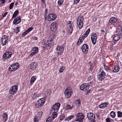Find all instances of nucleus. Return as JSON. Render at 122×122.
I'll return each instance as SVG.
<instances>
[{
  "instance_id": "37998d69",
  "label": "nucleus",
  "mask_w": 122,
  "mask_h": 122,
  "mask_svg": "<svg viewBox=\"0 0 122 122\" xmlns=\"http://www.w3.org/2000/svg\"><path fill=\"white\" fill-rule=\"evenodd\" d=\"M85 38L84 36H81L79 38V40H80V43H82L83 41H82V39L84 40V39Z\"/></svg>"
},
{
  "instance_id": "0e129e2a",
  "label": "nucleus",
  "mask_w": 122,
  "mask_h": 122,
  "mask_svg": "<svg viewBox=\"0 0 122 122\" xmlns=\"http://www.w3.org/2000/svg\"><path fill=\"white\" fill-rule=\"evenodd\" d=\"M8 13V12H5L4 14V15H3V17H5L6 16V15Z\"/></svg>"
},
{
  "instance_id": "2eb2a0df",
  "label": "nucleus",
  "mask_w": 122,
  "mask_h": 122,
  "mask_svg": "<svg viewBox=\"0 0 122 122\" xmlns=\"http://www.w3.org/2000/svg\"><path fill=\"white\" fill-rule=\"evenodd\" d=\"M87 116V117L89 120H91L92 119V120H94L95 119V118L94 114L91 112L88 113Z\"/></svg>"
},
{
  "instance_id": "473e14b6",
  "label": "nucleus",
  "mask_w": 122,
  "mask_h": 122,
  "mask_svg": "<svg viewBox=\"0 0 122 122\" xmlns=\"http://www.w3.org/2000/svg\"><path fill=\"white\" fill-rule=\"evenodd\" d=\"M32 51L35 52L36 53H37L38 51V48L37 47H35L32 48Z\"/></svg>"
},
{
  "instance_id": "a878e982",
  "label": "nucleus",
  "mask_w": 122,
  "mask_h": 122,
  "mask_svg": "<svg viewBox=\"0 0 122 122\" xmlns=\"http://www.w3.org/2000/svg\"><path fill=\"white\" fill-rule=\"evenodd\" d=\"M57 112L54 111L51 112L52 113V117L53 119H54L57 116Z\"/></svg>"
},
{
  "instance_id": "ddd939ff",
  "label": "nucleus",
  "mask_w": 122,
  "mask_h": 122,
  "mask_svg": "<svg viewBox=\"0 0 122 122\" xmlns=\"http://www.w3.org/2000/svg\"><path fill=\"white\" fill-rule=\"evenodd\" d=\"M57 15L54 14H50L49 15L47 16L48 20L50 21L55 20L56 18Z\"/></svg>"
},
{
  "instance_id": "6e6552de",
  "label": "nucleus",
  "mask_w": 122,
  "mask_h": 122,
  "mask_svg": "<svg viewBox=\"0 0 122 122\" xmlns=\"http://www.w3.org/2000/svg\"><path fill=\"white\" fill-rule=\"evenodd\" d=\"M81 49L83 52L85 54H86L88 50V46L86 44H84L81 46Z\"/></svg>"
},
{
  "instance_id": "a18cd8bd",
  "label": "nucleus",
  "mask_w": 122,
  "mask_h": 122,
  "mask_svg": "<svg viewBox=\"0 0 122 122\" xmlns=\"http://www.w3.org/2000/svg\"><path fill=\"white\" fill-rule=\"evenodd\" d=\"M31 97L33 98H34L37 97V95L36 93H35L34 94H32Z\"/></svg>"
},
{
  "instance_id": "72a5a7b5",
  "label": "nucleus",
  "mask_w": 122,
  "mask_h": 122,
  "mask_svg": "<svg viewBox=\"0 0 122 122\" xmlns=\"http://www.w3.org/2000/svg\"><path fill=\"white\" fill-rule=\"evenodd\" d=\"M12 65H13V67L15 68V70H16L18 67L19 66V64L18 63H17L14 64Z\"/></svg>"
},
{
  "instance_id": "f704fd0d",
  "label": "nucleus",
  "mask_w": 122,
  "mask_h": 122,
  "mask_svg": "<svg viewBox=\"0 0 122 122\" xmlns=\"http://www.w3.org/2000/svg\"><path fill=\"white\" fill-rule=\"evenodd\" d=\"M36 79V77L34 76L32 77L30 79V83L31 84L34 82Z\"/></svg>"
},
{
  "instance_id": "c85d7f7f",
  "label": "nucleus",
  "mask_w": 122,
  "mask_h": 122,
  "mask_svg": "<svg viewBox=\"0 0 122 122\" xmlns=\"http://www.w3.org/2000/svg\"><path fill=\"white\" fill-rule=\"evenodd\" d=\"M74 115L69 116L68 117H67L65 118V121H69L72 119L74 117Z\"/></svg>"
},
{
  "instance_id": "1a4fd4ad",
  "label": "nucleus",
  "mask_w": 122,
  "mask_h": 122,
  "mask_svg": "<svg viewBox=\"0 0 122 122\" xmlns=\"http://www.w3.org/2000/svg\"><path fill=\"white\" fill-rule=\"evenodd\" d=\"M12 55V53L10 52H6L3 55V58L5 60L9 59L11 56Z\"/></svg>"
},
{
  "instance_id": "e2e57ef3",
  "label": "nucleus",
  "mask_w": 122,
  "mask_h": 122,
  "mask_svg": "<svg viewBox=\"0 0 122 122\" xmlns=\"http://www.w3.org/2000/svg\"><path fill=\"white\" fill-rule=\"evenodd\" d=\"M0 1L1 2V3L3 4H4L5 1V0H0Z\"/></svg>"
},
{
  "instance_id": "680f3d73",
  "label": "nucleus",
  "mask_w": 122,
  "mask_h": 122,
  "mask_svg": "<svg viewBox=\"0 0 122 122\" xmlns=\"http://www.w3.org/2000/svg\"><path fill=\"white\" fill-rule=\"evenodd\" d=\"M88 35L86 33H85L84 34V37H86Z\"/></svg>"
},
{
  "instance_id": "5701e85b",
  "label": "nucleus",
  "mask_w": 122,
  "mask_h": 122,
  "mask_svg": "<svg viewBox=\"0 0 122 122\" xmlns=\"http://www.w3.org/2000/svg\"><path fill=\"white\" fill-rule=\"evenodd\" d=\"M108 104L107 103L105 102L101 104L99 106V107L100 108H104Z\"/></svg>"
},
{
  "instance_id": "13d9d810",
  "label": "nucleus",
  "mask_w": 122,
  "mask_h": 122,
  "mask_svg": "<svg viewBox=\"0 0 122 122\" xmlns=\"http://www.w3.org/2000/svg\"><path fill=\"white\" fill-rule=\"evenodd\" d=\"M104 66L105 68L107 70H108L109 69V68L107 66H105V65H104Z\"/></svg>"
},
{
  "instance_id": "8fccbe9b",
  "label": "nucleus",
  "mask_w": 122,
  "mask_h": 122,
  "mask_svg": "<svg viewBox=\"0 0 122 122\" xmlns=\"http://www.w3.org/2000/svg\"><path fill=\"white\" fill-rule=\"evenodd\" d=\"M28 33L27 31L26 30L24 32L22 33V36H23L24 37Z\"/></svg>"
},
{
  "instance_id": "7ed1b4c3",
  "label": "nucleus",
  "mask_w": 122,
  "mask_h": 122,
  "mask_svg": "<svg viewBox=\"0 0 122 122\" xmlns=\"http://www.w3.org/2000/svg\"><path fill=\"white\" fill-rule=\"evenodd\" d=\"M70 87H68L65 90L64 92L65 96L66 98H68L71 96L72 92Z\"/></svg>"
},
{
  "instance_id": "052dcab7",
  "label": "nucleus",
  "mask_w": 122,
  "mask_h": 122,
  "mask_svg": "<svg viewBox=\"0 0 122 122\" xmlns=\"http://www.w3.org/2000/svg\"><path fill=\"white\" fill-rule=\"evenodd\" d=\"M80 40H79H79L77 42L76 44L77 45L79 46V45L81 43H80Z\"/></svg>"
},
{
  "instance_id": "f03ea898",
  "label": "nucleus",
  "mask_w": 122,
  "mask_h": 122,
  "mask_svg": "<svg viewBox=\"0 0 122 122\" xmlns=\"http://www.w3.org/2000/svg\"><path fill=\"white\" fill-rule=\"evenodd\" d=\"M45 102V100L44 98H41L36 103L35 106L37 108H39L41 107L44 104Z\"/></svg>"
},
{
  "instance_id": "4d7b16f0",
  "label": "nucleus",
  "mask_w": 122,
  "mask_h": 122,
  "mask_svg": "<svg viewBox=\"0 0 122 122\" xmlns=\"http://www.w3.org/2000/svg\"><path fill=\"white\" fill-rule=\"evenodd\" d=\"M37 118V117L35 116L34 118V121L35 122H38V121L36 119Z\"/></svg>"
},
{
  "instance_id": "a19ab883",
  "label": "nucleus",
  "mask_w": 122,
  "mask_h": 122,
  "mask_svg": "<svg viewBox=\"0 0 122 122\" xmlns=\"http://www.w3.org/2000/svg\"><path fill=\"white\" fill-rule=\"evenodd\" d=\"M65 117V115L64 114H62L61 115L60 118V120H63Z\"/></svg>"
},
{
  "instance_id": "79ce46f5",
  "label": "nucleus",
  "mask_w": 122,
  "mask_h": 122,
  "mask_svg": "<svg viewBox=\"0 0 122 122\" xmlns=\"http://www.w3.org/2000/svg\"><path fill=\"white\" fill-rule=\"evenodd\" d=\"M65 68L64 66H62L60 67L59 70V72L61 73L64 70Z\"/></svg>"
},
{
  "instance_id": "f3484780",
  "label": "nucleus",
  "mask_w": 122,
  "mask_h": 122,
  "mask_svg": "<svg viewBox=\"0 0 122 122\" xmlns=\"http://www.w3.org/2000/svg\"><path fill=\"white\" fill-rule=\"evenodd\" d=\"M21 21L20 17L19 16L16 18L14 19L13 21V24L15 25L17 24L20 23Z\"/></svg>"
},
{
  "instance_id": "2f4dec72",
  "label": "nucleus",
  "mask_w": 122,
  "mask_h": 122,
  "mask_svg": "<svg viewBox=\"0 0 122 122\" xmlns=\"http://www.w3.org/2000/svg\"><path fill=\"white\" fill-rule=\"evenodd\" d=\"M18 10H17L16 11H15L14 12V13L12 15V18H14L15 17H16L17 16L18 13Z\"/></svg>"
},
{
  "instance_id": "9d476101",
  "label": "nucleus",
  "mask_w": 122,
  "mask_h": 122,
  "mask_svg": "<svg viewBox=\"0 0 122 122\" xmlns=\"http://www.w3.org/2000/svg\"><path fill=\"white\" fill-rule=\"evenodd\" d=\"M57 24L55 22H53L51 25V31L55 32L57 30Z\"/></svg>"
},
{
  "instance_id": "09e8293b",
  "label": "nucleus",
  "mask_w": 122,
  "mask_h": 122,
  "mask_svg": "<svg viewBox=\"0 0 122 122\" xmlns=\"http://www.w3.org/2000/svg\"><path fill=\"white\" fill-rule=\"evenodd\" d=\"M33 29V28L32 27H30L28 29L26 30L28 33L30 32L31 30H32Z\"/></svg>"
},
{
  "instance_id": "603ef678",
  "label": "nucleus",
  "mask_w": 122,
  "mask_h": 122,
  "mask_svg": "<svg viewBox=\"0 0 122 122\" xmlns=\"http://www.w3.org/2000/svg\"><path fill=\"white\" fill-rule=\"evenodd\" d=\"M42 114V112H40L38 113V115L39 116V117H41Z\"/></svg>"
},
{
  "instance_id": "bf43d9fd",
  "label": "nucleus",
  "mask_w": 122,
  "mask_h": 122,
  "mask_svg": "<svg viewBox=\"0 0 122 122\" xmlns=\"http://www.w3.org/2000/svg\"><path fill=\"white\" fill-rule=\"evenodd\" d=\"M106 121L107 122H110V120L109 118H107L106 119Z\"/></svg>"
},
{
  "instance_id": "c9c22d12",
  "label": "nucleus",
  "mask_w": 122,
  "mask_h": 122,
  "mask_svg": "<svg viewBox=\"0 0 122 122\" xmlns=\"http://www.w3.org/2000/svg\"><path fill=\"white\" fill-rule=\"evenodd\" d=\"M81 101L79 99H78L75 101L76 104L80 106L81 104Z\"/></svg>"
},
{
  "instance_id": "20e7f679",
  "label": "nucleus",
  "mask_w": 122,
  "mask_h": 122,
  "mask_svg": "<svg viewBox=\"0 0 122 122\" xmlns=\"http://www.w3.org/2000/svg\"><path fill=\"white\" fill-rule=\"evenodd\" d=\"M17 85H15L12 86L10 89L9 92L11 94L14 95L15 93L18 90Z\"/></svg>"
},
{
  "instance_id": "aec40b11",
  "label": "nucleus",
  "mask_w": 122,
  "mask_h": 122,
  "mask_svg": "<svg viewBox=\"0 0 122 122\" xmlns=\"http://www.w3.org/2000/svg\"><path fill=\"white\" fill-rule=\"evenodd\" d=\"M64 48L63 46H58L56 48V50L60 51V53L61 54V53H62L64 51Z\"/></svg>"
},
{
  "instance_id": "864d4df0",
  "label": "nucleus",
  "mask_w": 122,
  "mask_h": 122,
  "mask_svg": "<svg viewBox=\"0 0 122 122\" xmlns=\"http://www.w3.org/2000/svg\"><path fill=\"white\" fill-rule=\"evenodd\" d=\"M80 0H74V2L75 4H77L79 1Z\"/></svg>"
},
{
  "instance_id": "dca6fc26",
  "label": "nucleus",
  "mask_w": 122,
  "mask_h": 122,
  "mask_svg": "<svg viewBox=\"0 0 122 122\" xmlns=\"http://www.w3.org/2000/svg\"><path fill=\"white\" fill-rule=\"evenodd\" d=\"M38 66V64L35 62L31 63L30 66V68L31 70H34Z\"/></svg>"
},
{
  "instance_id": "f257e3e1",
  "label": "nucleus",
  "mask_w": 122,
  "mask_h": 122,
  "mask_svg": "<svg viewBox=\"0 0 122 122\" xmlns=\"http://www.w3.org/2000/svg\"><path fill=\"white\" fill-rule=\"evenodd\" d=\"M106 73L102 69H101L97 74V79L100 81H102L105 78Z\"/></svg>"
},
{
  "instance_id": "e433bc0d",
  "label": "nucleus",
  "mask_w": 122,
  "mask_h": 122,
  "mask_svg": "<svg viewBox=\"0 0 122 122\" xmlns=\"http://www.w3.org/2000/svg\"><path fill=\"white\" fill-rule=\"evenodd\" d=\"M78 27L79 29H81L83 25V22L81 23H78Z\"/></svg>"
},
{
  "instance_id": "f8f14e48",
  "label": "nucleus",
  "mask_w": 122,
  "mask_h": 122,
  "mask_svg": "<svg viewBox=\"0 0 122 122\" xmlns=\"http://www.w3.org/2000/svg\"><path fill=\"white\" fill-rule=\"evenodd\" d=\"M89 87V83H84L81 85L80 87V89L81 90L85 91L88 89Z\"/></svg>"
},
{
  "instance_id": "338daca9",
  "label": "nucleus",
  "mask_w": 122,
  "mask_h": 122,
  "mask_svg": "<svg viewBox=\"0 0 122 122\" xmlns=\"http://www.w3.org/2000/svg\"><path fill=\"white\" fill-rule=\"evenodd\" d=\"M45 0H41V1L43 4H45Z\"/></svg>"
},
{
  "instance_id": "69168bd1",
  "label": "nucleus",
  "mask_w": 122,
  "mask_h": 122,
  "mask_svg": "<svg viewBox=\"0 0 122 122\" xmlns=\"http://www.w3.org/2000/svg\"><path fill=\"white\" fill-rule=\"evenodd\" d=\"M92 78L93 77L92 76H89L88 79L89 80H90L92 79Z\"/></svg>"
},
{
  "instance_id": "3c124183",
  "label": "nucleus",
  "mask_w": 122,
  "mask_h": 122,
  "mask_svg": "<svg viewBox=\"0 0 122 122\" xmlns=\"http://www.w3.org/2000/svg\"><path fill=\"white\" fill-rule=\"evenodd\" d=\"M47 9H46L45 10V19H46V18L45 17L46 16H47Z\"/></svg>"
},
{
  "instance_id": "de8ad7c7",
  "label": "nucleus",
  "mask_w": 122,
  "mask_h": 122,
  "mask_svg": "<svg viewBox=\"0 0 122 122\" xmlns=\"http://www.w3.org/2000/svg\"><path fill=\"white\" fill-rule=\"evenodd\" d=\"M14 2H12L10 4L9 6V9H12L14 5Z\"/></svg>"
},
{
  "instance_id": "7c9ffc66",
  "label": "nucleus",
  "mask_w": 122,
  "mask_h": 122,
  "mask_svg": "<svg viewBox=\"0 0 122 122\" xmlns=\"http://www.w3.org/2000/svg\"><path fill=\"white\" fill-rule=\"evenodd\" d=\"M110 115L112 118H114L116 116L115 113L114 111L111 112L110 113Z\"/></svg>"
},
{
  "instance_id": "a211bd4d",
  "label": "nucleus",
  "mask_w": 122,
  "mask_h": 122,
  "mask_svg": "<svg viewBox=\"0 0 122 122\" xmlns=\"http://www.w3.org/2000/svg\"><path fill=\"white\" fill-rule=\"evenodd\" d=\"M69 32L70 33H71L73 30V27L72 24L71 23L70 21H69L67 25Z\"/></svg>"
},
{
  "instance_id": "6e6d98bb",
  "label": "nucleus",
  "mask_w": 122,
  "mask_h": 122,
  "mask_svg": "<svg viewBox=\"0 0 122 122\" xmlns=\"http://www.w3.org/2000/svg\"><path fill=\"white\" fill-rule=\"evenodd\" d=\"M90 29H89L86 31V32L85 33L88 35L90 31Z\"/></svg>"
},
{
  "instance_id": "5fc2aeb1",
  "label": "nucleus",
  "mask_w": 122,
  "mask_h": 122,
  "mask_svg": "<svg viewBox=\"0 0 122 122\" xmlns=\"http://www.w3.org/2000/svg\"><path fill=\"white\" fill-rule=\"evenodd\" d=\"M36 53L35 52L33 51V52H31L30 54V56H33V55H35L36 54Z\"/></svg>"
},
{
  "instance_id": "412c9836",
  "label": "nucleus",
  "mask_w": 122,
  "mask_h": 122,
  "mask_svg": "<svg viewBox=\"0 0 122 122\" xmlns=\"http://www.w3.org/2000/svg\"><path fill=\"white\" fill-rule=\"evenodd\" d=\"M122 31V28L120 25L118 26L117 28L116 32L118 34H121Z\"/></svg>"
},
{
  "instance_id": "ea45409f",
  "label": "nucleus",
  "mask_w": 122,
  "mask_h": 122,
  "mask_svg": "<svg viewBox=\"0 0 122 122\" xmlns=\"http://www.w3.org/2000/svg\"><path fill=\"white\" fill-rule=\"evenodd\" d=\"M20 27H17L16 28L15 30V32L16 33V34H17L18 32L20 31L19 28Z\"/></svg>"
},
{
  "instance_id": "cd10ccee",
  "label": "nucleus",
  "mask_w": 122,
  "mask_h": 122,
  "mask_svg": "<svg viewBox=\"0 0 122 122\" xmlns=\"http://www.w3.org/2000/svg\"><path fill=\"white\" fill-rule=\"evenodd\" d=\"M13 65H12L9 67L8 70L9 71H12L15 70V68L13 67Z\"/></svg>"
},
{
  "instance_id": "393cba45",
  "label": "nucleus",
  "mask_w": 122,
  "mask_h": 122,
  "mask_svg": "<svg viewBox=\"0 0 122 122\" xmlns=\"http://www.w3.org/2000/svg\"><path fill=\"white\" fill-rule=\"evenodd\" d=\"M119 67L117 65H115L114 66L113 71L114 72H118L119 70Z\"/></svg>"
},
{
  "instance_id": "423d86ee",
  "label": "nucleus",
  "mask_w": 122,
  "mask_h": 122,
  "mask_svg": "<svg viewBox=\"0 0 122 122\" xmlns=\"http://www.w3.org/2000/svg\"><path fill=\"white\" fill-rule=\"evenodd\" d=\"M60 106V104L58 103H56L55 105H53L51 112L53 111L57 112Z\"/></svg>"
},
{
  "instance_id": "49530a36",
  "label": "nucleus",
  "mask_w": 122,
  "mask_h": 122,
  "mask_svg": "<svg viewBox=\"0 0 122 122\" xmlns=\"http://www.w3.org/2000/svg\"><path fill=\"white\" fill-rule=\"evenodd\" d=\"M73 107H71L70 105H69L66 106V109H71L73 108Z\"/></svg>"
},
{
  "instance_id": "9b49d317",
  "label": "nucleus",
  "mask_w": 122,
  "mask_h": 122,
  "mask_svg": "<svg viewBox=\"0 0 122 122\" xmlns=\"http://www.w3.org/2000/svg\"><path fill=\"white\" fill-rule=\"evenodd\" d=\"M8 39V38L7 36L4 35L3 36L1 41V42L2 45L4 46L6 44Z\"/></svg>"
},
{
  "instance_id": "4c0bfd02",
  "label": "nucleus",
  "mask_w": 122,
  "mask_h": 122,
  "mask_svg": "<svg viewBox=\"0 0 122 122\" xmlns=\"http://www.w3.org/2000/svg\"><path fill=\"white\" fill-rule=\"evenodd\" d=\"M63 0H59L57 2L58 5L60 6L62 4L63 2Z\"/></svg>"
},
{
  "instance_id": "b1692460",
  "label": "nucleus",
  "mask_w": 122,
  "mask_h": 122,
  "mask_svg": "<svg viewBox=\"0 0 122 122\" xmlns=\"http://www.w3.org/2000/svg\"><path fill=\"white\" fill-rule=\"evenodd\" d=\"M117 21V20L115 18H110L109 20V22L110 23L112 24L115 23Z\"/></svg>"
},
{
  "instance_id": "4be33fe9",
  "label": "nucleus",
  "mask_w": 122,
  "mask_h": 122,
  "mask_svg": "<svg viewBox=\"0 0 122 122\" xmlns=\"http://www.w3.org/2000/svg\"><path fill=\"white\" fill-rule=\"evenodd\" d=\"M84 19V17L82 16H79L77 19V25L78 23H81L82 22V21Z\"/></svg>"
},
{
  "instance_id": "c03bdc74",
  "label": "nucleus",
  "mask_w": 122,
  "mask_h": 122,
  "mask_svg": "<svg viewBox=\"0 0 122 122\" xmlns=\"http://www.w3.org/2000/svg\"><path fill=\"white\" fill-rule=\"evenodd\" d=\"M52 120L50 116L46 120V122H51Z\"/></svg>"
},
{
  "instance_id": "58836bf2",
  "label": "nucleus",
  "mask_w": 122,
  "mask_h": 122,
  "mask_svg": "<svg viewBox=\"0 0 122 122\" xmlns=\"http://www.w3.org/2000/svg\"><path fill=\"white\" fill-rule=\"evenodd\" d=\"M117 116L118 117H122V112L119 111L117 112Z\"/></svg>"
},
{
  "instance_id": "6ab92c4d",
  "label": "nucleus",
  "mask_w": 122,
  "mask_h": 122,
  "mask_svg": "<svg viewBox=\"0 0 122 122\" xmlns=\"http://www.w3.org/2000/svg\"><path fill=\"white\" fill-rule=\"evenodd\" d=\"M113 37L114 40V43H116L117 41H118L120 39V36L116 34L113 36Z\"/></svg>"
},
{
  "instance_id": "774afa93",
  "label": "nucleus",
  "mask_w": 122,
  "mask_h": 122,
  "mask_svg": "<svg viewBox=\"0 0 122 122\" xmlns=\"http://www.w3.org/2000/svg\"><path fill=\"white\" fill-rule=\"evenodd\" d=\"M47 93V94H48L49 95H50V94H51V93L50 92H48Z\"/></svg>"
},
{
  "instance_id": "0eeeda50",
  "label": "nucleus",
  "mask_w": 122,
  "mask_h": 122,
  "mask_svg": "<svg viewBox=\"0 0 122 122\" xmlns=\"http://www.w3.org/2000/svg\"><path fill=\"white\" fill-rule=\"evenodd\" d=\"M91 39L92 42L94 45H95L97 41V35L95 33H93L91 35Z\"/></svg>"
},
{
  "instance_id": "4468645a",
  "label": "nucleus",
  "mask_w": 122,
  "mask_h": 122,
  "mask_svg": "<svg viewBox=\"0 0 122 122\" xmlns=\"http://www.w3.org/2000/svg\"><path fill=\"white\" fill-rule=\"evenodd\" d=\"M47 46H48V49L50 48V46L53 45V42L52 39L51 38H49L47 41Z\"/></svg>"
},
{
  "instance_id": "c756f323",
  "label": "nucleus",
  "mask_w": 122,
  "mask_h": 122,
  "mask_svg": "<svg viewBox=\"0 0 122 122\" xmlns=\"http://www.w3.org/2000/svg\"><path fill=\"white\" fill-rule=\"evenodd\" d=\"M47 43L46 44L45 43H42L41 46H42V48L45 49L46 48H47V49H49L48 48V46H47Z\"/></svg>"
},
{
  "instance_id": "bb28decb",
  "label": "nucleus",
  "mask_w": 122,
  "mask_h": 122,
  "mask_svg": "<svg viewBox=\"0 0 122 122\" xmlns=\"http://www.w3.org/2000/svg\"><path fill=\"white\" fill-rule=\"evenodd\" d=\"M8 116L7 114L4 113L3 115V119L4 121H6L7 119Z\"/></svg>"
},
{
  "instance_id": "39448f33",
  "label": "nucleus",
  "mask_w": 122,
  "mask_h": 122,
  "mask_svg": "<svg viewBox=\"0 0 122 122\" xmlns=\"http://www.w3.org/2000/svg\"><path fill=\"white\" fill-rule=\"evenodd\" d=\"M77 119L75 120L76 121H78L79 122H82L84 119L83 114L81 113H79L76 115Z\"/></svg>"
}]
</instances>
